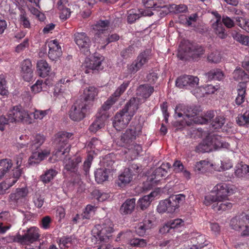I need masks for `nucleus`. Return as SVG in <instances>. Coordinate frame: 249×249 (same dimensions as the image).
<instances>
[{
  "label": "nucleus",
  "mask_w": 249,
  "mask_h": 249,
  "mask_svg": "<svg viewBox=\"0 0 249 249\" xmlns=\"http://www.w3.org/2000/svg\"><path fill=\"white\" fill-rule=\"evenodd\" d=\"M151 58L150 52L145 51L140 53L131 63L127 64L126 71L128 74H134L140 71Z\"/></svg>",
  "instance_id": "obj_6"
},
{
  "label": "nucleus",
  "mask_w": 249,
  "mask_h": 249,
  "mask_svg": "<svg viewBox=\"0 0 249 249\" xmlns=\"http://www.w3.org/2000/svg\"><path fill=\"white\" fill-rule=\"evenodd\" d=\"M170 9L176 14L185 12L188 9L186 5L184 4H172L170 6Z\"/></svg>",
  "instance_id": "obj_62"
},
{
  "label": "nucleus",
  "mask_w": 249,
  "mask_h": 249,
  "mask_svg": "<svg viewBox=\"0 0 249 249\" xmlns=\"http://www.w3.org/2000/svg\"><path fill=\"white\" fill-rule=\"evenodd\" d=\"M134 52V48L129 46L127 48L124 49L121 52V56L123 59H126L128 58H130L132 56Z\"/></svg>",
  "instance_id": "obj_60"
},
{
  "label": "nucleus",
  "mask_w": 249,
  "mask_h": 249,
  "mask_svg": "<svg viewBox=\"0 0 249 249\" xmlns=\"http://www.w3.org/2000/svg\"><path fill=\"white\" fill-rule=\"evenodd\" d=\"M20 73L22 77L26 81H30L33 77V65L29 59L24 60L20 64Z\"/></svg>",
  "instance_id": "obj_19"
},
{
  "label": "nucleus",
  "mask_w": 249,
  "mask_h": 249,
  "mask_svg": "<svg viewBox=\"0 0 249 249\" xmlns=\"http://www.w3.org/2000/svg\"><path fill=\"white\" fill-rule=\"evenodd\" d=\"M87 105L86 102L77 100L71 106L69 111V117L73 121L79 122L85 117L87 111Z\"/></svg>",
  "instance_id": "obj_8"
},
{
  "label": "nucleus",
  "mask_w": 249,
  "mask_h": 249,
  "mask_svg": "<svg viewBox=\"0 0 249 249\" xmlns=\"http://www.w3.org/2000/svg\"><path fill=\"white\" fill-rule=\"evenodd\" d=\"M139 108V101L135 98H131L122 109L123 112L128 114L132 118Z\"/></svg>",
  "instance_id": "obj_26"
},
{
  "label": "nucleus",
  "mask_w": 249,
  "mask_h": 249,
  "mask_svg": "<svg viewBox=\"0 0 249 249\" xmlns=\"http://www.w3.org/2000/svg\"><path fill=\"white\" fill-rule=\"evenodd\" d=\"M234 175L238 178H248L249 177V166L243 162L237 163L235 167Z\"/></svg>",
  "instance_id": "obj_24"
},
{
  "label": "nucleus",
  "mask_w": 249,
  "mask_h": 249,
  "mask_svg": "<svg viewBox=\"0 0 249 249\" xmlns=\"http://www.w3.org/2000/svg\"><path fill=\"white\" fill-rule=\"evenodd\" d=\"M213 147L211 144L209 137H206L196 147V151L198 153L209 152L213 151Z\"/></svg>",
  "instance_id": "obj_35"
},
{
  "label": "nucleus",
  "mask_w": 249,
  "mask_h": 249,
  "mask_svg": "<svg viewBox=\"0 0 249 249\" xmlns=\"http://www.w3.org/2000/svg\"><path fill=\"white\" fill-rule=\"evenodd\" d=\"M204 53L203 48L199 45H194L189 42L181 43L179 45L178 57L180 60H186L187 57H192L194 58L199 57Z\"/></svg>",
  "instance_id": "obj_1"
},
{
  "label": "nucleus",
  "mask_w": 249,
  "mask_h": 249,
  "mask_svg": "<svg viewBox=\"0 0 249 249\" xmlns=\"http://www.w3.org/2000/svg\"><path fill=\"white\" fill-rule=\"evenodd\" d=\"M212 28L214 33L220 38H226L227 34L225 29L220 21H213L212 23Z\"/></svg>",
  "instance_id": "obj_36"
},
{
  "label": "nucleus",
  "mask_w": 249,
  "mask_h": 249,
  "mask_svg": "<svg viewBox=\"0 0 249 249\" xmlns=\"http://www.w3.org/2000/svg\"><path fill=\"white\" fill-rule=\"evenodd\" d=\"M9 120L10 122H22L27 124H31L33 120L28 112L23 108L20 106H16L9 111Z\"/></svg>",
  "instance_id": "obj_5"
},
{
  "label": "nucleus",
  "mask_w": 249,
  "mask_h": 249,
  "mask_svg": "<svg viewBox=\"0 0 249 249\" xmlns=\"http://www.w3.org/2000/svg\"><path fill=\"white\" fill-rule=\"evenodd\" d=\"M119 36L117 34H113L111 35L107 34V36H103V38H101V40H99L98 44H101L100 46V49H104L106 46L109 43L116 41L119 39Z\"/></svg>",
  "instance_id": "obj_40"
},
{
  "label": "nucleus",
  "mask_w": 249,
  "mask_h": 249,
  "mask_svg": "<svg viewBox=\"0 0 249 249\" xmlns=\"http://www.w3.org/2000/svg\"><path fill=\"white\" fill-rule=\"evenodd\" d=\"M237 123L241 126L249 124V108L243 114H239L236 119Z\"/></svg>",
  "instance_id": "obj_48"
},
{
  "label": "nucleus",
  "mask_w": 249,
  "mask_h": 249,
  "mask_svg": "<svg viewBox=\"0 0 249 249\" xmlns=\"http://www.w3.org/2000/svg\"><path fill=\"white\" fill-rule=\"evenodd\" d=\"M8 90L6 86V81L4 76L0 75V94L1 95H7L8 94Z\"/></svg>",
  "instance_id": "obj_57"
},
{
  "label": "nucleus",
  "mask_w": 249,
  "mask_h": 249,
  "mask_svg": "<svg viewBox=\"0 0 249 249\" xmlns=\"http://www.w3.org/2000/svg\"><path fill=\"white\" fill-rule=\"evenodd\" d=\"M206 75L209 80H217L220 81L224 77V74L220 69L212 70L208 72Z\"/></svg>",
  "instance_id": "obj_47"
},
{
  "label": "nucleus",
  "mask_w": 249,
  "mask_h": 249,
  "mask_svg": "<svg viewBox=\"0 0 249 249\" xmlns=\"http://www.w3.org/2000/svg\"><path fill=\"white\" fill-rule=\"evenodd\" d=\"M199 81V78L197 76L183 75L177 79L176 85L179 88H184L192 90L198 86Z\"/></svg>",
  "instance_id": "obj_12"
},
{
  "label": "nucleus",
  "mask_w": 249,
  "mask_h": 249,
  "mask_svg": "<svg viewBox=\"0 0 249 249\" xmlns=\"http://www.w3.org/2000/svg\"><path fill=\"white\" fill-rule=\"evenodd\" d=\"M154 91L153 87L148 85H140L137 89V94L142 98H148Z\"/></svg>",
  "instance_id": "obj_39"
},
{
  "label": "nucleus",
  "mask_w": 249,
  "mask_h": 249,
  "mask_svg": "<svg viewBox=\"0 0 249 249\" xmlns=\"http://www.w3.org/2000/svg\"><path fill=\"white\" fill-rule=\"evenodd\" d=\"M117 101L112 96H111L102 106L98 115L104 113V115H106V112L108 110L111 106ZM107 117V116H106Z\"/></svg>",
  "instance_id": "obj_51"
},
{
  "label": "nucleus",
  "mask_w": 249,
  "mask_h": 249,
  "mask_svg": "<svg viewBox=\"0 0 249 249\" xmlns=\"http://www.w3.org/2000/svg\"><path fill=\"white\" fill-rule=\"evenodd\" d=\"M187 107L183 104H179L175 108V115L179 118L184 117L185 115Z\"/></svg>",
  "instance_id": "obj_59"
},
{
  "label": "nucleus",
  "mask_w": 249,
  "mask_h": 249,
  "mask_svg": "<svg viewBox=\"0 0 249 249\" xmlns=\"http://www.w3.org/2000/svg\"><path fill=\"white\" fill-rule=\"evenodd\" d=\"M107 169L99 168L97 169L95 172V180L98 183H101L107 180L108 176Z\"/></svg>",
  "instance_id": "obj_44"
},
{
  "label": "nucleus",
  "mask_w": 249,
  "mask_h": 249,
  "mask_svg": "<svg viewBox=\"0 0 249 249\" xmlns=\"http://www.w3.org/2000/svg\"><path fill=\"white\" fill-rule=\"evenodd\" d=\"M130 244L134 247H144L146 246L147 242L143 239L134 238L130 240Z\"/></svg>",
  "instance_id": "obj_64"
},
{
  "label": "nucleus",
  "mask_w": 249,
  "mask_h": 249,
  "mask_svg": "<svg viewBox=\"0 0 249 249\" xmlns=\"http://www.w3.org/2000/svg\"><path fill=\"white\" fill-rule=\"evenodd\" d=\"M225 123V118L222 116H217L212 121L211 124L212 128L216 129L221 128Z\"/></svg>",
  "instance_id": "obj_58"
},
{
  "label": "nucleus",
  "mask_w": 249,
  "mask_h": 249,
  "mask_svg": "<svg viewBox=\"0 0 249 249\" xmlns=\"http://www.w3.org/2000/svg\"><path fill=\"white\" fill-rule=\"evenodd\" d=\"M172 202V204L174 205L176 209H178L179 204H182L185 200V196L183 194H178L170 196Z\"/></svg>",
  "instance_id": "obj_55"
},
{
  "label": "nucleus",
  "mask_w": 249,
  "mask_h": 249,
  "mask_svg": "<svg viewBox=\"0 0 249 249\" xmlns=\"http://www.w3.org/2000/svg\"><path fill=\"white\" fill-rule=\"evenodd\" d=\"M13 163L11 160L5 159L0 160V178L11 168Z\"/></svg>",
  "instance_id": "obj_43"
},
{
  "label": "nucleus",
  "mask_w": 249,
  "mask_h": 249,
  "mask_svg": "<svg viewBox=\"0 0 249 249\" xmlns=\"http://www.w3.org/2000/svg\"><path fill=\"white\" fill-rule=\"evenodd\" d=\"M98 93V89L94 86H89L85 88L83 92L85 100L84 102L93 101L97 96Z\"/></svg>",
  "instance_id": "obj_32"
},
{
  "label": "nucleus",
  "mask_w": 249,
  "mask_h": 249,
  "mask_svg": "<svg viewBox=\"0 0 249 249\" xmlns=\"http://www.w3.org/2000/svg\"><path fill=\"white\" fill-rule=\"evenodd\" d=\"M135 198L126 199L121 206L120 212L122 214H130L134 211L135 207Z\"/></svg>",
  "instance_id": "obj_28"
},
{
  "label": "nucleus",
  "mask_w": 249,
  "mask_h": 249,
  "mask_svg": "<svg viewBox=\"0 0 249 249\" xmlns=\"http://www.w3.org/2000/svg\"><path fill=\"white\" fill-rule=\"evenodd\" d=\"M67 0H60L58 2V8L61 11L60 18L61 19L66 20L71 16V10L69 8L66 7L68 5Z\"/></svg>",
  "instance_id": "obj_33"
},
{
  "label": "nucleus",
  "mask_w": 249,
  "mask_h": 249,
  "mask_svg": "<svg viewBox=\"0 0 249 249\" xmlns=\"http://www.w3.org/2000/svg\"><path fill=\"white\" fill-rule=\"evenodd\" d=\"M234 189L225 183H220L213 188V192L220 201L228 199V196L234 193Z\"/></svg>",
  "instance_id": "obj_16"
},
{
  "label": "nucleus",
  "mask_w": 249,
  "mask_h": 249,
  "mask_svg": "<svg viewBox=\"0 0 249 249\" xmlns=\"http://www.w3.org/2000/svg\"><path fill=\"white\" fill-rule=\"evenodd\" d=\"M141 126H131L116 139L115 143L119 146L129 147L137 137L141 134Z\"/></svg>",
  "instance_id": "obj_3"
},
{
  "label": "nucleus",
  "mask_w": 249,
  "mask_h": 249,
  "mask_svg": "<svg viewBox=\"0 0 249 249\" xmlns=\"http://www.w3.org/2000/svg\"><path fill=\"white\" fill-rule=\"evenodd\" d=\"M33 152L32 155L28 160V164L30 165L38 164L50 154V151L47 150H45L41 152H35V151Z\"/></svg>",
  "instance_id": "obj_22"
},
{
  "label": "nucleus",
  "mask_w": 249,
  "mask_h": 249,
  "mask_svg": "<svg viewBox=\"0 0 249 249\" xmlns=\"http://www.w3.org/2000/svg\"><path fill=\"white\" fill-rule=\"evenodd\" d=\"M125 148L127 149L128 151H125V153L129 154L131 157V160L136 159L142 150L141 145L136 143L134 144L133 143L131 144L130 147H126Z\"/></svg>",
  "instance_id": "obj_41"
},
{
  "label": "nucleus",
  "mask_w": 249,
  "mask_h": 249,
  "mask_svg": "<svg viewBox=\"0 0 249 249\" xmlns=\"http://www.w3.org/2000/svg\"><path fill=\"white\" fill-rule=\"evenodd\" d=\"M157 195V192H152L148 195L144 196L140 198L138 202L140 208L142 210L146 209L150 205L153 198Z\"/></svg>",
  "instance_id": "obj_38"
},
{
  "label": "nucleus",
  "mask_w": 249,
  "mask_h": 249,
  "mask_svg": "<svg viewBox=\"0 0 249 249\" xmlns=\"http://www.w3.org/2000/svg\"><path fill=\"white\" fill-rule=\"evenodd\" d=\"M133 174L129 172V169L126 168L124 172L118 176V185L120 187H124L129 183L132 180Z\"/></svg>",
  "instance_id": "obj_30"
},
{
  "label": "nucleus",
  "mask_w": 249,
  "mask_h": 249,
  "mask_svg": "<svg viewBox=\"0 0 249 249\" xmlns=\"http://www.w3.org/2000/svg\"><path fill=\"white\" fill-rule=\"evenodd\" d=\"M230 226L234 230L240 231L242 236L249 235V214H242L233 217Z\"/></svg>",
  "instance_id": "obj_4"
},
{
  "label": "nucleus",
  "mask_w": 249,
  "mask_h": 249,
  "mask_svg": "<svg viewBox=\"0 0 249 249\" xmlns=\"http://www.w3.org/2000/svg\"><path fill=\"white\" fill-rule=\"evenodd\" d=\"M170 164L168 162L163 163L161 166L156 168L152 174L148 177L146 183L149 188L156 185L161 179V178L165 177L167 174V169L170 167Z\"/></svg>",
  "instance_id": "obj_10"
},
{
  "label": "nucleus",
  "mask_w": 249,
  "mask_h": 249,
  "mask_svg": "<svg viewBox=\"0 0 249 249\" xmlns=\"http://www.w3.org/2000/svg\"><path fill=\"white\" fill-rule=\"evenodd\" d=\"M127 20L128 23L134 22L137 19L141 18L139 10L137 11L134 9H130L127 12Z\"/></svg>",
  "instance_id": "obj_56"
},
{
  "label": "nucleus",
  "mask_w": 249,
  "mask_h": 249,
  "mask_svg": "<svg viewBox=\"0 0 249 249\" xmlns=\"http://www.w3.org/2000/svg\"><path fill=\"white\" fill-rule=\"evenodd\" d=\"M74 40L81 52L86 55L90 53L91 41L86 33L76 32L74 35Z\"/></svg>",
  "instance_id": "obj_13"
},
{
  "label": "nucleus",
  "mask_w": 249,
  "mask_h": 249,
  "mask_svg": "<svg viewBox=\"0 0 249 249\" xmlns=\"http://www.w3.org/2000/svg\"><path fill=\"white\" fill-rule=\"evenodd\" d=\"M103 60L104 57L102 56H94L92 59L86 60L85 67L88 69L86 70L85 73H89L90 71L102 70L104 68L102 66Z\"/></svg>",
  "instance_id": "obj_18"
},
{
  "label": "nucleus",
  "mask_w": 249,
  "mask_h": 249,
  "mask_svg": "<svg viewBox=\"0 0 249 249\" xmlns=\"http://www.w3.org/2000/svg\"><path fill=\"white\" fill-rule=\"evenodd\" d=\"M92 195L98 201L101 202L107 200L110 197L109 194L102 192L99 190H94L93 191Z\"/></svg>",
  "instance_id": "obj_53"
},
{
  "label": "nucleus",
  "mask_w": 249,
  "mask_h": 249,
  "mask_svg": "<svg viewBox=\"0 0 249 249\" xmlns=\"http://www.w3.org/2000/svg\"><path fill=\"white\" fill-rule=\"evenodd\" d=\"M228 199L223 200L222 201H218L217 205H213V209L215 211H225L231 209L233 206L232 203L227 201Z\"/></svg>",
  "instance_id": "obj_46"
},
{
  "label": "nucleus",
  "mask_w": 249,
  "mask_h": 249,
  "mask_svg": "<svg viewBox=\"0 0 249 249\" xmlns=\"http://www.w3.org/2000/svg\"><path fill=\"white\" fill-rule=\"evenodd\" d=\"M235 80L239 81L248 78V75L241 68H237L232 73Z\"/></svg>",
  "instance_id": "obj_52"
},
{
  "label": "nucleus",
  "mask_w": 249,
  "mask_h": 249,
  "mask_svg": "<svg viewBox=\"0 0 249 249\" xmlns=\"http://www.w3.org/2000/svg\"><path fill=\"white\" fill-rule=\"evenodd\" d=\"M114 225L109 219H106L101 224L96 225L92 230L93 233L96 239L101 242L107 243L114 231Z\"/></svg>",
  "instance_id": "obj_2"
},
{
  "label": "nucleus",
  "mask_w": 249,
  "mask_h": 249,
  "mask_svg": "<svg viewBox=\"0 0 249 249\" xmlns=\"http://www.w3.org/2000/svg\"><path fill=\"white\" fill-rule=\"evenodd\" d=\"M132 118L130 115L123 112V110L122 109L117 112L114 117L113 126L117 130L120 131L126 127Z\"/></svg>",
  "instance_id": "obj_15"
},
{
  "label": "nucleus",
  "mask_w": 249,
  "mask_h": 249,
  "mask_svg": "<svg viewBox=\"0 0 249 249\" xmlns=\"http://www.w3.org/2000/svg\"><path fill=\"white\" fill-rule=\"evenodd\" d=\"M221 59V55L219 52L217 51H214L212 53H211L208 56V60L209 61L214 63H217L220 62Z\"/></svg>",
  "instance_id": "obj_61"
},
{
  "label": "nucleus",
  "mask_w": 249,
  "mask_h": 249,
  "mask_svg": "<svg viewBox=\"0 0 249 249\" xmlns=\"http://www.w3.org/2000/svg\"><path fill=\"white\" fill-rule=\"evenodd\" d=\"M49 50L48 57L53 61H56L62 55L61 48L56 39L51 40L48 44Z\"/></svg>",
  "instance_id": "obj_17"
},
{
  "label": "nucleus",
  "mask_w": 249,
  "mask_h": 249,
  "mask_svg": "<svg viewBox=\"0 0 249 249\" xmlns=\"http://www.w3.org/2000/svg\"><path fill=\"white\" fill-rule=\"evenodd\" d=\"M95 207L91 205H88L85 209L84 211L81 215L83 219H89L91 217V213L93 211Z\"/></svg>",
  "instance_id": "obj_63"
},
{
  "label": "nucleus",
  "mask_w": 249,
  "mask_h": 249,
  "mask_svg": "<svg viewBox=\"0 0 249 249\" xmlns=\"http://www.w3.org/2000/svg\"><path fill=\"white\" fill-rule=\"evenodd\" d=\"M152 221L150 220H145L142 223H141L136 227V232L140 236H143L146 231L152 227Z\"/></svg>",
  "instance_id": "obj_42"
},
{
  "label": "nucleus",
  "mask_w": 249,
  "mask_h": 249,
  "mask_svg": "<svg viewBox=\"0 0 249 249\" xmlns=\"http://www.w3.org/2000/svg\"><path fill=\"white\" fill-rule=\"evenodd\" d=\"M45 138L43 136L37 134L33 137V139L30 142L31 143V151L37 150L44 142Z\"/></svg>",
  "instance_id": "obj_45"
},
{
  "label": "nucleus",
  "mask_w": 249,
  "mask_h": 249,
  "mask_svg": "<svg viewBox=\"0 0 249 249\" xmlns=\"http://www.w3.org/2000/svg\"><path fill=\"white\" fill-rule=\"evenodd\" d=\"M176 209L175 205L172 204V202L170 197L168 199L161 201L157 207V211L160 213L165 212L173 213Z\"/></svg>",
  "instance_id": "obj_25"
},
{
  "label": "nucleus",
  "mask_w": 249,
  "mask_h": 249,
  "mask_svg": "<svg viewBox=\"0 0 249 249\" xmlns=\"http://www.w3.org/2000/svg\"><path fill=\"white\" fill-rule=\"evenodd\" d=\"M109 22L107 20H99L95 24L92 25V29L94 33V41L98 43L99 40L103 38V36H107L109 31L108 27Z\"/></svg>",
  "instance_id": "obj_14"
},
{
  "label": "nucleus",
  "mask_w": 249,
  "mask_h": 249,
  "mask_svg": "<svg viewBox=\"0 0 249 249\" xmlns=\"http://www.w3.org/2000/svg\"><path fill=\"white\" fill-rule=\"evenodd\" d=\"M57 173V172L55 170L49 169L41 176V179L45 183H49L53 179Z\"/></svg>",
  "instance_id": "obj_50"
},
{
  "label": "nucleus",
  "mask_w": 249,
  "mask_h": 249,
  "mask_svg": "<svg viewBox=\"0 0 249 249\" xmlns=\"http://www.w3.org/2000/svg\"><path fill=\"white\" fill-rule=\"evenodd\" d=\"M106 119L107 117L104 115V113L97 115L96 119L89 126V130L92 133H96L98 130L104 126Z\"/></svg>",
  "instance_id": "obj_27"
},
{
  "label": "nucleus",
  "mask_w": 249,
  "mask_h": 249,
  "mask_svg": "<svg viewBox=\"0 0 249 249\" xmlns=\"http://www.w3.org/2000/svg\"><path fill=\"white\" fill-rule=\"evenodd\" d=\"M21 175V170L17 167L13 171V177L6 179L5 182L0 184V194H3L8 188L14 185Z\"/></svg>",
  "instance_id": "obj_20"
},
{
  "label": "nucleus",
  "mask_w": 249,
  "mask_h": 249,
  "mask_svg": "<svg viewBox=\"0 0 249 249\" xmlns=\"http://www.w3.org/2000/svg\"><path fill=\"white\" fill-rule=\"evenodd\" d=\"M37 71L39 75L44 77L48 75L50 71L51 67L48 63L44 60H40L37 63Z\"/></svg>",
  "instance_id": "obj_34"
},
{
  "label": "nucleus",
  "mask_w": 249,
  "mask_h": 249,
  "mask_svg": "<svg viewBox=\"0 0 249 249\" xmlns=\"http://www.w3.org/2000/svg\"><path fill=\"white\" fill-rule=\"evenodd\" d=\"M196 244L193 245V247L195 249H201L208 245V242L206 239L205 235H200L197 236L195 239Z\"/></svg>",
  "instance_id": "obj_54"
},
{
  "label": "nucleus",
  "mask_w": 249,
  "mask_h": 249,
  "mask_svg": "<svg viewBox=\"0 0 249 249\" xmlns=\"http://www.w3.org/2000/svg\"><path fill=\"white\" fill-rule=\"evenodd\" d=\"M82 161V159L79 156H76L72 158L65 159L64 160V169L68 172L73 173L75 174L77 178L76 181H73V184L74 186L77 187L82 182L80 176L77 173L78 165Z\"/></svg>",
  "instance_id": "obj_9"
},
{
  "label": "nucleus",
  "mask_w": 249,
  "mask_h": 249,
  "mask_svg": "<svg viewBox=\"0 0 249 249\" xmlns=\"http://www.w3.org/2000/svg\"><path fill=\"white\" fill-rule=\"evenodd\" d=\"M130 81H125L122 84H121L115 91V92L112 94V96L118 100L120 96L125 91L126 89L129 85Z\"/></svg>",
  "instance_id": "obj_49"
},
{
  "label": "nucleus",
  "mask_w": 249,
  "mask_h": 249,
  "mask_svg": "<svg viewBox=\"0 0 249 249\" xmlns=\"http://www.w3.org/2000/svg\"><path fill=\"white\" fill-rule=\"evenodd\" d=\"M72 135V133L67 132H62L59 134V148L55 150L54 153L56 158L60 159L62 156L69 153L70 145L68 143V141Z\"/></svg>",
  "instance_id": "obj_11"
},
{
  "label": "nucleus",
  "mask_w": 249,
  "mask_h": 249,
  "mask_svg": "<svg viewBox=\"0 0 249 249\" xmlns=\"http://www.w3.org/2000/svg\"><path fill=\"white\" fill-rule=\"evenodd\" d=\"M213 164L208 160H202L196 162L194 167V170L197 173H204L210 170Z\"/></svg>",
  "instance_id": "obj_29"
},
{
  "label": "nucleus",
  "mask_w": 249,
  "mask_h": 249,
  "mask_svg": "<svg viewBox=\"0 0 249 249\" xmlns=\"http://www.w3.org/2000/svg\"><path fill=\"white\" fill-rule=\"evenodd\" d=\"M185 116L190 118V120L195 124H204L208 122V119L201 117H196L197 115V110L192 108L191 107H187V109L185 112Z\"/></svg>",
  "instance_id": "obj_21"
},
{
  "label": "nucleus",
  "mask_w": 249,
  "mask_h": 249,
  "mask_svg": "<svg viewBox=\"0 0 249 249\" xmlns=\"http://www.w3.org/2000/svg\"><path fill=\"white\" fill-rule=\"evenodd\" d=\"M40 236L39 229L36 227H31L18 233V239L22 245H29L39 240Z\"/></svg>",
  "instance_id": "obj_7"
},
{
  "label": "nucleus",
  "mask_w": 249,
  "mask_h": 249,
  "mask_svg": "<svg viewBox=\"0 0 249 249\" xmlns=\"http://www.w3.org/2000/svg\"><path fill=\"white\" fill-rule=\"evenodd\" d=\"M28 194V190L26 187L17 188L16 192L9 196L11 201L17 202L18 200L24 198Z\"/></svg>",
  "instance_id": "obj_37"
},
{
  "label": "nucleus",
  "mask_w": 249,
  "mask_h": 249,
  "mask_svg": "<svg viewBox=\"0 0 249 249\" xmlns=\"http://www.w3.org/2000/svg\"><path fill=\"white\" fill-rule=\"evenodd\" d=\"M76 241L73 236H64L59 239V245L61 249H72Z\"/></svg>",
  "instance_id": "obj_31"
},
{
  "label": "nucleus",
  "mask_w": 249,
  "mask_h": 249,
  "mask_svg": "<svg viewBox=\"0 0 249 249\" xmlns=\"http://www.w3.org/2000/svg\"><path fill=\"white\" fill-rule=\"evenodd\" d=\"M209 137L211 145L213 147V150L221 148L229 149L230 148V144L228 142H224L220 136L213 135Z\"/></svg>",
  "instance_id": "obj_23"
}]
</instances>
